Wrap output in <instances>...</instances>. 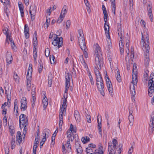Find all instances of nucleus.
Returning <instances> with one entry per match:
<instances>
[{
  "instance_id": "nucleus-1",
  "label": "nucleus",
  "mask_w": 154,
  "mask_h": 154,
  "mask_svg": "<svg viewBox=\"0 0 154 154\" xmlns=\"http://www.w3.org/2000/svg\"><path fill=\"white\" fill-rule=\"evenodd\" d=\"M142 36L141 43H142L143 45L142 48L143 51L144 50V54L145 55L144 64L145 65L147 66L149 61V39L148 35L146 33V35H143L142 33H141Z\"/></svg>"
},
{
  "instance_id": "nucleus-2",
  "label": "nucleus",
  "mask_w": 154,
  "mask_h": 154,
  "mask_svg": "<svg viewBox=\"0 0 154 154\" xmlns=\"http://www.w3.org/2000/svg\"><path fill=\"white\" fill-rule=\"evenodd\" d=\"M102 52L100 47L98 45L96 46L95 53V63L98 69L101 70V66H103V58L102 56Z\"/></svg>"
},
{
  "instance_id": "nucleus-3",
  "label": "nucleus",
  "mask_w": 154,
  "mask_h": 154,
  "mask_svg": "<svg viewBox=\"0 0 154 154\" xmlns=\"http://www.w3.org/2000/svg\"><path fill=\"white\" fill-rule=\"evenodd\" d=\"M149 79L148 84V95L149 96L152 97L154 91V73L151 74Z\"/></svg>"
},
{
  "instance_id": "nucleus-4",
  "label": "nucleus",
  "mask_w": 154,
  "mask_h": 154,
  "mask_svg": "<svg viewBox=\"0 0 154 154\" xmlns=\"http://www.w3.org/2000/svg\"><path fill=\"white\" fill-rule=\"evenodd\" d=\"M59 31L57 32V34H54V40L52 42V44L54 46L57 45L58 48L62 46L63 44V38L62 37H59L58 36H60L61 34L58 33Z\"/></svg>"
},
{
  "instance_id": "nucleus-5",
  "label": "nucleus",
  "mask_w": 154,
  "mask_h": 154,
  "mask_svg": "<svg viewBox=\"0 0 154 154\" xmlns=\"http://www.w3.org/2000/svg\"><path fill=\"white\" fill-rule=\"evenodd\" d=\"M28 119L26 117V115L21 114L19 117V125L20 128L21 129L23 127L24 125H28Z\"/></svg>"
},
{
  "instance_id": "nucleus-6",
  "label": "nucleus",
  "mask_w": 154,
  "mask_h": 154,
  "mask_svg": "<svg viewBox=\"0 0 154 154\" xmlns=\"http://www.w3.org/2000/svg\"><path fill=\"white\" fill-rule=\"evenodd\" d=\"M137 79L136 73H134V74H133L132 75V81L131 83H133V85L132 89H131V86H130V92L133 96L135 95L136 94L134 85L137 84Z\"/></svg>"
},
{
  "instance_id": "nucleus-7",
  "label": "nucleus",
  "mask_w": 154,
  "mask_h": 154,
  "mask_svg": "<svg viewBox=\"0 0 154 154\" xmlns=\"http://www.w3.org/2000/svg\"><path fill=\"white\" fill-rule=\"evenodd\" d=\"M122 147V144H119L118 148L117 147L116 150H114L113 148H108V152L109 154H116V153L117 152L118 154H120L121 152V149Z\"/></svg>"
},
{
  "instance_id": "nucleus-8",
  "label": "nucleus",
  "mask_w": 154,
  "mask_h": 154,
  "mask_svg": "<svg viewBox=\"0 0 154 154\" xmlns=\"http://www.w3.org/2000/svg\"><path fill=\"white\" fill-rule=\"evenodd\" d=\"M106 85L109 94L112 97L114 95V93L113 92L112 86V85L111 82L108 77H106Z\"/></svg>"
},
{
  "instance_id": "nucleus-9",
  "label": "nucleus",
  "mask_w": 154,
  "mask_h": 154,
  "mask_svg": "<svg viewBox=\"0 0 154 154\" xmlns=\"http://www.w3.org/2000/svg\"><path fill=\"white\" fill-rule=\"evenodd\" d=\"M36 7L34 5L31 6L29 9V12L30 14L31 19L32 20L35 19L34 16L36 15Z\"/></svg>"
},
{
  "instance_id": "nucleus-10",
  "label": "nucleus",
  "mask_w": 154,
  "mask_h": 154,
  "mask_svg": "<svg viewBox=\"0 0 154 154\" xmlns=\"http://www.w3.org/2000/svg\"><path fill=\"white\" fill-rule=\"evenodd\" d=\"M79 44L82 50L86 48L84 37H78Z\"/></svg>"
},
{
  "instance_id": "nucleus-11",
  "label": "nucleus",
  "mask_w": 154,
  "mask_h": 154,
  "mask_svg": "<svg viewBox=\"0 0 154 154\" xmlns=\"http://www.w3.org/2000/svg\"><path fill=\"white\" fill-rule=\"evenodd\" d=\"M147 9L148 12V15L150 20L152 22L153 20V16L152 14V6L151 3H149L147 6Z\"/></svg>"
},
{
  "instance_id": "nucleus-12",
  "label": "nucleus",
  "mask_w": 154,
  "mask_h": 154,
  "mask_svg": "<svg viewBox=\"0 0 154 154\" xmlns=\"http://www.w3.org/2000/svg\"><path fill=\"white\" fill-rule=\"evenodd\" d=\"M21 109H23V111H25L27 109V101L25 97H23L21 100Z\"/></svg>"
},
{
  "instance_id": "nucleus-13",
  "label": "nucleus",
  "mask_w": 154,
  "mask_h": 154,
  "mask_svg": "<svg viewBox=\"0 0 154 154\" xmlns=\"http://www.w3.org/2000/svg\"><path fill=\"white\" fill-rule=\"evenodd\" d=\"M100 83V85H99V83H96L97 86L99 91H100L101 94L102 96H104L105 94L104 92L105 89L104 87L103 83V82H102Z\"/></svg>"
},
{
  "instance_id": "nucleus-14",
  "label": "nucleus",
  "mask_w": 154,
  "mask_h": 154,
  "mask_svg": "<svg viewBox=\"0 0 154 154\" xmlns=\"http://www.w3.org/2000/svg\"><path fill=\"white\" fill-rule=\"evenodd\" d=\"M32 64H29V66L28 68L27 73L26 75V79L28 80V79L30 78V80H32Z\"/></svg>"
},
{
  "instance_id": "nucleus-15",
  "label": "nucleus",
  "mask_w": 154,
  "mask_h": 154,
  "mask_svg": "<svg viewBox=\"0 0 154 154\" xmlns=\"http://www.w3.org/2000/svg\"><path fill=\"white\" fill-rule=\"evenodd\" d=\"M13 60L12 54L11 52H8L6 54V60L7 63L10 64Z\"/></svg>"
},
{
  "instance_id": "nucleus-16",
  "label": "nucleus",
  "mask_w": 154,
  "mask_h": 154,
  "mask_svg": "<svg viewBox=\"0 0 154 154\" xmlns=\"http://www.w3.org/2000/svg\"><path fill=\"white\" fill-rule=\"evenodd\" d=\"M75 147L77 154H82L83 152L82 147L81 146L80 144L78 142L75 143Z\"/></svg>"
},
{
  "instance_id": "nucleus-17",
  "label": "nucleus",
  "mask_w": 154,
  "mask_h": 154,
  "mask_svg": "<svg viewBox=\"0 0 154 154\" xmlns=\"http://www.w3.org/2000/svg\"><path fill=\"white\" fill-rule=\"evenodd\" d=\"M122 25L120 23H118L117 26V31L119 36H121V38L124 35L123 31H122Z\"/></svg>"
},
{
  "instance_id": "nucleus-18",
  "label": "nucleus",
  "mask_w": 154,
  "mask_h": 154,
  "mask_svg": "<svg viewBox=\"0 0 154 154\" xmlns=\"http://www.w3.org/2000/svg\"><path fill=\"white\" fill-rule=\"evenodd\" d=\"M104 29L105 33L106 35V37L108 38H110V35L109 32V27L108 24H106V22H105L104 24Z\"/></svg>"
},
{
  "instance_id": "nucleus-19",
  "label": "nucleus",
  "mask_w": 154,
  "mask_h": 154,
  "mask_svg": "<svg viewBox=\"0 0 154 154\" xmlns=\"http://www.w3.org/2000/svg\"><path fill=\"white\" fill-rule=\"evenodd\" d=\"M99 148L98 149L95 150L94 152H91L90 153H87V154H103V146L99 145Z\"/></svg>"
},
{
  "instance_id": "nucleus-20",
  "label": "nucleus",
  "mask_w": 154,
  "mask_h": 154,
  "mask_svg": "<svg viewBox=\"0 0 154 154\" xmlns=\"http://www.w3.org/2000/svg\"><path fill=\"white\" fill-rule=\"evenodd\" d=\"M44 97H43L42 99V104L43 105V107L44 109H45L47 106H48V99L46 96V93L44 94Z\"/></svg>"
},
{
  "instance_id": "nucleus-21",
  "label": "nucleus",
  "mask_w": 154,
  "mask_h": 154,
  "mask_svg": "<svg viewBox=\"0 0 154 154\" xmlns=\"http://www.w3.org/2000/svg\"><path fill=\"white\" fill-rule=\"evenodd\" d=\"M9 31V29L7 27H5L3 29V33L6 35V42H8V39L11 38Z\"/></svg>"
},
{
  "instance_id": "nucleus-22",
  "label": "nucleus",
  "mask_w": 154,
  "mask_h": 154,
  "mask_svg": "<svg viewBox=\"0 0 154 154\" xmlns=\"http://www.w3.org/2000/svg\"><path fill=\"white\" fill-rule=\"evenodd\" d=\"M102 9L103 13L104 14V20L105 22H106L107 20L108 14L106 10V9L104 5H102Z\"/></svg>"
},
{
  "instance_id": "nucleus-23",
  "label": "nucleus",
  "mask_w": 154,
  "mask_h": 154,
  "mask_svg": "<svg viewBox=\"0 0 154 154\" xmlns=\"http://www.w3.org/2000/svg\"><path fill=\"white\" fill-rule=\"evenodd\" d=\"M18 6L19 10L21 13V16L22 17H23L24 16V8L22 3L21 2H19L18 3Z\"/></svg>"
},
{
  "instance_id": "nucleus-24",
  "label": "nucleus",
  "mask_w": 154,
  "mask_h": 154,
  "mask_svg": "<svg viewBox=\"0 0 154 154\" xmlns=\"http://www.w3.org/2000/svg\"><path fill=\"white\" fill-rule=\"evenodd\" d=\"M74 116L77 122H79L81 118L79 112L77 110H75L74 112Z\"/></svg>"
},
{
  "instance_id": "nucleus-25",
  "label": "nucleus",
  "mask_w": 154,
  "mask_h": 154,
  "mask_svg": "<svg viewBox=\"0 0 154 154\" xmlns=\"http://www.w3.org/2000/svg\"><path fill=\"white\" fill-rule=\"evenodd\" d=\"M97 122H98V127L99 134L102 136V130H101V118L100 120H99L98 118Z\"/></svg>"
},
{
  "instance_id": "nucleus-26",
  "label": "nucleus",
  "mask_w": 154,
  "mask_h": 154,
  "mask_svg": "<svg viewBox=\"0 0 154 154\" xmlns=\"http://www.w3.org/2000/svg\"><path fill=\"white\" fill-rule=\"evenodd\" d=\"M33 46H37L38 44V42L37 40V34L36 31H35L33 34Z\"/></svg>"
},
{
  "instance_id": "nucleus-27",
  "label": "nucleus",
  "mask_w": 154,
  "mask_h": 154,
  "mask_svg": "<svg viewBox=\"0 0 154 154\" xmlns=\"http://www.w3.org/2000/svg\"><path fill=\"white\" fill-rule=\"evenodd\" d=\"M112 7V11L114 14L115 15V11L116 9L115 0H110Z\"/></svg>"
},
{
  "instance_id": "nucleus-28",
  "label": "nucleus",
  "mask_w": 154,
  "mask_h": 154,
  "mask_svg": "<svg viewBox=\"0 0 154 154\" xmlns=\"http://www.w3.org/2000/svg\"><path fill=\"white\" fill-rule=\"evenodd\" d=\"M53 77L51 74L50 73L48 76V86L50 87H51L52 84Z\"/></svg>"
},
{
  "instance_id": "nucleus-29",
  "label": "nucleus",
  "mask_w": 154,
  "mask_h": 154,
  "mask_svg": "<svg viewBox=\"0 0 154 154\" xmlns=\"http://www.w3.org/2000/svg\"><path fill=\"white\" fill-rule=\"evenodd\" d=\"M50 130L48 129H45L43 131V134L44 135V136L45 137L47 138L50 135Z\"/></svg>"
},
{
  "instance_id": "nucleus-30",
  "label": "nucleus",
  "mask_w": 154,
  "mask_h": 154,
  "mask_svg": "<svg viewBox=\"0 0 154 154\" xmlns=\"http://www.w3.org/2000/svg\"><path fill=\"white\" fill-rule=\"evenodd\" d=\"M128 120L129 121V125L131 126L133 125L134 121V116L132 115V114H130L128 116Z\"/></svg>"
},
{
  "instance_id": "nucleus-31",
  "label": "nucleus",
  "mask_w": 154,
  "mask_h": 154,
  "mask_svg": "<svg viewBox=\"0 0 154 154\" xmlns=\"http://www.w3.org/2000/svg\"><path fill=\"white\" fill-rule=\"evenodd\" d=\"M117 72V73L116 76V79L118 82L119 83H120L122 82V79L120 75V73L118 69V70Z\"/></svg>"
},
{
  "instance_id": "nucleus-32",
  "label": "nucleus",
  "mask_w": 154,
  "mask_h": 154,
  "mask_svg": "<svg viewBox=\"0 0 154 154\" xmlns=\"http://www.w3.org/2000/svg\"><path fill=\"white\" fill-rule=\"evenodd\" d=\"M30 80V78H29L28 79V80H27V89L28 91H29L30 90L31 82V80Z\"/></svg>"
},
{
  "instance_id": "nucleus-33",
  "label": "nucleus",
  "mask_w": 154,
  "mask_h": 154,
  "mask_svg": "<svg viewBox=\"0 0 154 154\" xmlns=\"http://www.w3.org/2000/svg\"><path fill=\"white\" fill-rule=\"evenodd\" d=\"M5 94L8 100V101L10 104V101H11V92H8V93L6 90H5Z\"/></svg>"
},
{
  "instance_id": "nucleus-34",
  "label": "nucleus",
  "mask_w": 154,
  "mask_h": 154,
  "mask_svg": "<svg viewBox=\"0 0 154 154\" xmlns=\"http://www.w3.org/2000/svg\"><path fill=\"white\" fill-rule=\"evenodd\" d=\"M11 149H13L15 148L16 146L15 144V138L14 137H12L11 140Z\"/></svg>"
},
{
  "instance_id": "nucleus-35",
  "label": "nucleus",
  "mask_w": 154,
  "mask_h": 154,
  "mask_svg": "<svg viewBox=\"0 0 154 154\" xmlns=\"http://www.w3.org/2000/svg\"><path fill=\"white\" fill-rule=\"evenodd\" d=\"M63 97L64 98H62V99H63V103L61 106L64 107L63 109H66L67 106V97L65 98V95H64Z\"/></svg>"
},
{
  "instance_id": "nucleus-36",
  "label": "nucleus",
  "mask_w": 154,
  "mask_h": 154,
  "mask_svg": "<svg viewBox=\"0 0 154 154\" xmlns=\"http://www.w3.org/2000/svg\"><path fill=\"white\" fill-rule=\"evenodd\" d=\"M72 77V75L69 73H67L65 76L66 82H69L70 78Z\"/></svg>"
},
{
  "instance_id": "nucleus-37",
  "label": "nucleus",
  "mask_w": 154,
  "mask_h": 154,
  "mask_svg": "<svg viewBox=\"0 0 154 154\" xmlns=\"http://www.w3.org/2000/svg\"><path fill=\"white\" fill-rule=\"evenodd\" d=\"M59 127H60L62 126L63 123V116H62V114L59 116Z\"/></svg>"
},
{
  "instance_id": "nucleus-38",
  "label": "nucleus",
  "mask_w": 154,
  "mask_h": 154,
  "mask_svg": "<svg viewBox=\"0 0 154 154\" xmlns=\"http://www.w3.org/2000/svg\"><path fill=\"white\" fill-rule=\"evenodd\" d=\"M134 106L133 103H130L129 104V114H131L133 113Z\"/></svg>"
},
{
  "instance_id": "nucleus-39",
  "label": "nucleus",
  "mask_w": 154,
  "mask_h": 154,
  "mask_svg": "<svg viewBox=\"0 0 154 154\" xmlns=\"http://www.w3.org/2000/svg\"><path fill=\"white\" fill-rule=\"evenodd\" d=\"M43 68V64L42 62V60H40L39 63V65L38 66V72L39 73H40L42 72V70Z\"/></svg>"
},
{
  "instance_id": "nucleus-40",
  "label": "nucleus",
  "mask_w": 154,
  "mask_h": 154,
  "mask_svg": "<svg viewBox=\"0 0 154 154\" xmlns=\"http://www.w3.org/2000/svg\"><path fill=\"white\" fill-rule=\"evenodd\" d=\"M149 126L151 128L152 132H153L154 130V120L152 119L150 120Z\"/></svg>"
},
{
  "instance_id": "nucleus-41",
  "label": "nucleus",
  "mask_w": 154,
  "mask_h": 154,
  "mask_svg": "<svg viewBox=\"0 0 154 154\" xmlns=\"http://www.w3.org/2000/svg\"><path fill=\"white\" fill-rule=\"evenodd\" d=\"M120 37V40L119 41V46L120 48H122V47H124V43L123 42V40H124V35L123 36L122 38H121V36H119Z\"/></svg>"
},
{
  "instance_id": "nucleus-42",
  "label": "nucleus",
  "mask_w": 154,
  "mask_h": 154,
  "mask_svg": "<svg viewBox=\"0 0 154 154\" xmlns=\"http://www.w3.org/2000/svg\"><path fill=\"white\" fill-rule=\"evenodd\" d=\"M13 77L15 81L17 83H19V82L20 78L16 72H14V73Z\"/></svg>"
},
{
  "instance_id": "nucleus-43",
  "label": "nucleus",
  "mask_w": 154,
  "mask_h": 154,
  "mask_svg": "<svg viewBox=\"0 0 154 154\" xmlns=\"http://www.w3.org/2000/svg\"><path fill=\"white\" fill-rule=\"evenodd\" d=\"M76 134H75V135L74 136L73 134V135L67 136V137L68 138V140H67L69 141H70V140H71V141H73L74 137H76Z\"/></svg>"
},
{
  "instance_id": "nucleus-44",
  "label": "nucleus",
  "mask_w": 154,
  "mask_h": 154,
  "mask_svg": "<svg viewBox=\"0 0 154 154\" xmlns=\"http://www.w3.org/2000/svg\"><path fill=\"white\" fill-rule=\"evenodd\" d=\"M50 63L51 64H54L55 62V57L53 55H50Z\"/></svg>"
},
{
  "instance_id": "nucleus-45",
  "label": "nucleus",
  "mask_w": 154,
  "mask_h": 154,
  "mask_svg": "<svg viewBox=\"0 0 154 154\" xmlns=\"http://www.w3.org/2000/svg\"><path fill=\"white\" fill-rule=\"evenodd\" d=\"M64 17L65 16L64 15H60L58 19L57 20V23H61L63 21Z\"/></svg>"
},
{
  "instance_id": "nucleus-46",
  "label": "nucleus",
  "mask_w": 154,
  "mask_h": 154,
  "mask_svg": "<svg viewBox=\"0 0 154 154\" xmlns=\"http://www.w3.org/2000/svg\"><path fill=\"white\" fill-rule=\"evenodd\" d=\"M14 112H15V110L17 111V110H18V107L17 105V100L16 99H15L14 101Z\"/></svg>"
},
{
  "instance_id": "nucleus-47",
  "label": "nucleus",
  "mask_w": 154,
  "mask_h": 154,
  "mask_svg": "<svg viewBox=\"0 0 154 154\" xmlns=\"http://www.w3.org/2000/svg\"><path fill=\"white\" fill-rule=\"evenodd\" d=\"M3 5L5 6L4 8V11L6 14L7 16H8V14L7 10L8 9V7H10V6L7 5V4H6V3L4 4V5Z\"/></svg>"
},
{
  "instance_id": "nucleus-48",
  "label": "nucleus",
  "mask_w": 154,
  "mask_h": 154,
  "mask_svg": "<svg viewBox=\"0 0 154 154\" xmlns=\"http://www.w3.org/2000/svg\"><path fill=\"white\" fill-rule=\"evenodd\" d=\"M83 52V54L84 55L85 57L86 58H87L88 57V53L87 52L88 49L87 48H83V50H82Z\"/></svg>"
},
{
  "instance_id": "nucleus-49",
  "label": "nucleus",
  "mask_w": 154,
  "mask_h": 154,
  "mask_svg": "<svg viewBox=\"0 0 154 154\" xmlns=\"http://www.w3.org/2000/svg\"><path fill=\"white\" fill-rule=\"evenodd\" d=\"M113 148L115 149L116 148V145H118V142L116 139H113L112 140Z\"/></svg>"
},
{
  "instance_id": "nucleus-50",
  "label": "nucleus",
  "mask_w": 154,
  "mask_h": 154,
  "mask_svg": "<svg viewBox=\"0 0 154 154\" xmlns=\"http://www.w3.org/2000/svg\"><path fill=\"white\" fill-rule=\"evenodd\" d=\"M50 19L49 18H47L46 22L45 23V25H46L45 27H46V28L47 29L50 23Z\"/></svg>"
},
{
  "instance_id": "nucleus-51",
  "label": "nucleus",
  "mask_w": 154,
  "mask_h": 154,
  "mask_svg": "<svg viewBox=\"0 0 154 154\" xmlns=\"http://www.w3.org/2000/svg\"><path fill=\"white\" fill-rule=\"evenodd\" d=\"M8 39H9V40L11 42V44L12 48L14 49L15 46L14 41L11 38H10Z\"/></svg>"
},
{
  "instance_id": "nucleus-52",
  "label": "nucleus",
  "mask_w": 154,
  "mask_h": 154,
  "mask_svg": "<svg viewBox=\"0 0 154 154\" xmlns=\"http://www.w3.org/2000/svg\"><path fill=\"white\" fill-rule=\"evenodd\" d=\"M72 127V128L70 129V130H71V131L73 133H76V128L75 127H73V125L72 124H71L70 125V127L69 128H70L71 127Z\"/></svg>"
},
{
  "instance_id": "nucleus-53",
  "label": "nucleus",
  "mask_w": 154,
  "mask_h": 154,
  "mask_svg": "<svg viewBox=\"0 0 154 154\" xmlns=\"http://www.w3.org/2000/svg\"><path fill=\"white\" fill-rule=\"evenodd\" d=\"M65 6H64L62 9L61 14L60 15H64L66 14L67 12V11L66 8H65Z\"/></svg>"
},
{
  "instance_id": "nucleus-54",
  "label": "nucleus",
  "mask_w": 154,
  "mask_h": 154,
  "mask_svg": "<svg viewBox=\"0 0 154 154\" xmlns=\"http://www.w3.org/2000/svg\"><path fill=\"white\" fill-rule=\"evenodd\" d=\"M27 125H23V134H24V137H23L24 138L25 136V134H26V131L27 130V128L26 127Z\"/></svg>"
},
{
  "instance_id": "nucleus-55",
  "label": "nucleus",
  "mask_w": 154,
  "mask_h": 154,
  "mask_svg": "<svg viewBox=\"0 0 154 154\" xmlns=\"http://www.w3.org/2000/svg\"><path fill=\"white\" fill-rule=\"evenodd\" d=\"M84 2L86 6L87 7V10L89 12L91 11L90 10V5L89 3H86L85 0H84Z\"/></svg>"
},
{
  "instance_id": "nucleus-56",
  "label": "nucleus",
  "mask_w": 154,
  "mask_h": 154,
  "mask_svg": "<svg viewBox=\"0 0 154 154\" xmlns=\"http://www.w3.org/2000/svg\"><path fill=\"white\" fill-rule=\"evenodd\" d=\"M63 108L64 107L60 106V112L59 116H60L61 115V114H62V116H63V114L64 111L65 110H66V109H63Z\"/></svg>"
},
{
  "instance_id": "nucleus-57",
  "label": "nucleus",
  "mask_w": 154,
  "mask_h": 154,
  "mask_svg": "<svg viewBox=\"0 0 154 154\" xmlns=\"http://www.w3.org/2000/svg\"><path fill=\"white\" fill-rule=\"evenodd\" d=\"M86 151L87 153L94 152L92 149L91 147H88L86 148Z\"/></svg>"
},
{
  "instance_id": "nucleus-58",
  "label": "nucleus",
  "mask_w": 154,
  "mask_h": 154,
  "mask_svg": "<svg viewBox=\"0 0 154 154\" xmlns=\"http://www.w3.org/2000/svg\"><path fill=\"white\" fill-rule=\"evenodd\" d=\"M29 29L28 26L27 24H26L24 26V32H29Z\"/></svg>"
},
{
  "instance_id": "nucleus-59",
  "label": "nucleus",
  "mask_w": 154,
  "mask_h": 154,
  "mask_svg": "<svg viewBox=\"0 0 154 154\" xmlns=\"http://www.w3.org/2000/svg\"><path fill=\"white\" fill-rule=\"evenodd\" d=\"M22 138H16V143L18 145H20L21 143L22 142Z\"/></svg>"
},
{
  "instance_id": "nucleus-60",
  "label": "nucleus",
  "mask_w": 154,
  "mask_h": 154,
  "mask_svg": "<svg viewBox=\"0 0 154 154\" xmlns=\"http://www.w3.org/2000/svg\"><path fill=\"white\" fill-rule=\"evenodd\" d=\"M86 117L87 119V121L88 123H91V116L90 115L87 114L86 115Z\"/></svg>"
},
{
  "instance_id": "nucleus-61",
  "label": "nucleus",
  "mask_w": 154,
  "mask_h": 154,
  "mask_svg": "<svg viewBox=\"0 0 154 154\" xmlns=\"http://www.w3.org/2000/svg\"><path fill=\"white\" fill-rule=\"evenodd\" d=\"M72 128V127H71L69 128V129L66 132V134L68 136L71 135H73V133L71 131V130H70V129Z\"/></svg>"
},
{
  "instance_id": "nucleus-62",
  "label": "nucleus",
  "mask_w": 154,
  "mask_h": 154,
  "mask_svg": "<svg viewBox=\"0 0 154 154\" xmlns=\"http://www.w3.org/2000/svg\"><path fill=\"white\" fill-rule=\"evenodd\" d=\"M66 146L67 148H69L70 149H71V145L70 144V141L67 140L66 143Z\"/></svg>"
},
{
  "instance_id": "nucleus-63",
  "label": "nucleus",
  "mask_w": 154,
  "mask_h": 154,
  "mask_svg": "<svg viewBox=\"0 0 154 154\" xmlns=\"http://www.w3.org/2000/svg\"><path fill=\"white\" fill-rule=\"evenodd\" d=\"M74 67L75 66H73L72 69V73L73 75V76H74V78H76V71Z\"/></svg>"
},
{
  "instance_id": "nucleus-64",
  "label": "nucleus",
  "mask_w": 154,
  "mask_h": 154,
  "mask_svg": "<svg viewBox=\"0 0 154 154\" xmlns=\"http://www.w3.org/2000/svg\"><path fill=\"white\" fill-rule=\"evenodd\" d=\"M96 82H97L96 83H99V82L101 83L102 82H103V81L102 79V77H100V78H97V79H96Z\"/></svg>"
}]
</instances>
